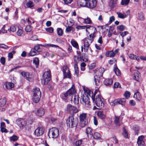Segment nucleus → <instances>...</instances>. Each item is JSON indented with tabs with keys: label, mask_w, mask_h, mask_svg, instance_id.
Masks as SVG:
<instances>
[{
	"label": "nucleus",
	"mask_w": 146,
	"mask_h": 146,
	"mask_svg": "<svg viewBox=\"0 0 146 146\" xmlns=\"http://www.w3.org/2000/svg\"><path fill=\"white\" fill-rule=\"evenodd\" d=\"M92 98L93 102L95 103L96 106L99 108V109L103 108L104 104L103 102L104 99L102 98L99 94H98L95 98L94 95L92 96Z\"/></svg>",
	"instance_id": "f257e3e1"
},
{
	"label": "nucleus",
	"mask_w": 146,
	"mask_h": 146,
	"mask_svg": "<svg viewBox=\"0 0 146 146\" xmlns=\"http://www.w3.org/2000/svg\"><path fill=\"white\" fill-rule=\"evenodd\" d=\"M76 93V91L75 89L74 86L72 85V86L64 94H62V98L66 100L68 99H71L72 98V95H74Z\"/></svg>",
	"instance_id": "f03ea898"
},
{
	"label": "nucleus",
	"mask_w": 146,
	"mask_h": 146,
	"mask_svg": "<svg viewBox=\"0 0 146 146\" xmlns=\"http://www.w3.org/2000/svg\"><path fill=\"white\" fill-rule=\"evenodd\" d=\"M33 95L32 98V100L35 103H37L39 101L41 96V92L39 89L38 88H36L33 91Z\"/></svg>",
	"instance_id": "7ed1b4c3"
},
{
	"label": "nucleus",
	"mask_w": 146,
	"mask_h": 146,
	"mask_svg": "<svg viewBox=\"0 0 146 146\" xmlns=\"http://www.w3.org/2000/svg\"><path fill=\"white\" fill-rule=\"evenodd\" d=\"M67 125L71 127H76L78 123V120L77 117L74 118L72 116H70L67 121Z\"/></svg>",
	"instance_id": "20e7f679"
},
{
	"label": "nucleus",
	"mask_w": 146,
	"mask_h": 146,
	"mask_svg": "<svg viewBox=\"0 0 146 146\" xmlns=\"http://www.w3.org/2000/svg\"><path fill=\"white\" fill-rule=\"evenodd\" d=\"M93 37H86L82 40L84 44V49L85 52L88 51L90 45L93 40Z\"/></svg>",
	"instance_id": "39448f33"
},
{
	"label": "nucleus",
	"mask_w": 146,
	"mask_h": 146,
	"mask_svg": "<svg viewBox=\"0 0 146 146\" xmlns=\"http://www.w3.org/2000/svg\"><path fill=\"white\" fill-rule=\"evenodd\" d=\"M79 117L80 121V126L81 127H84L88 123L87 119V114L85 113H83L80 115Z\"/></svg>",
	"instance_id": "423d86ee"
},
{
	"label": "nucleus",
	"mask_w": 146,
	"mask_h": 146,
	"mask_svg": "<svg viewBox=\"0 0 146 146\" xmlns=\"http://www.w3.org/2000/svg\"><path fill=\"white\" fill-rule=\"evenodd\" d=\"M43 78L42 82L44 84H46L51 79L50 72V70L45 72L43 75Z\"/></svg>",
	"instance_id": "0eeeda50"
},
{
	"label": "nucleus",
	"mask_w": 146,
	"mask_h": 146,
	"mask_svg": "<svg viewBox=\"0 0 146 146\" xmlns=\"http://www.w3.org/2000/svg\"><path fill=\"white\" fill-rule=\"evenodd\" d=\"M86 31L88 34H89V36H95L97 30L96 28L93 26H91L89 25H88Z\"/></svg>",
	"instance_id": "6e6552de"
},
{
	"label": "nucleus",
	"mask_w": 146,
	"mask_h": 146,
	"mask_svg": "<svg viewBox=\"0 0 146 146\" xmlns=\"http://www.w3.org/2000/svg\"><path fill=\"white\" fill-rule=\"evenodd\" d=\"M62 71L64 78H71V73L69 68L67 66H63Z\"/></svg>",
	"instance_id": "1a4fd4ad"
},
{
	"label": "nucleus",
	"mask_w": 146,
	"mask_h": 146,
	"mask_svg": "<svg viewBox=\"0 0 146 146\" xmlns=\"http://www.w3.org/2000/svg\"><path fill=\"white\" fill-rule=\"evenodd\" d=\"M49 134L50 135H52V138H56L59 135V130L56 128L53 127L49 131Z\"/></svg>",
	"instance_id": "9d476101"
},
{
	"label": "nucleus",
	"mask_w": 146,
	"mask_h": 146,
	"mask_svg": "<svg viewBox=\"0 0 146 146\" xmlns=\"http://www.w3.org/2000/svg\"><path fill=\"white\" fill-rule=\"evenodd\" d=\"M80 102L86 107H89L90 106L89 99L87 96H83Z\"/></svg>",
	"instance_id": "9b49d317"
},
{
	"label": "nucleus",
	"mask_w": 146,
	"mask_h": 146,
	"mask_svg": "<svg viewBox=\"0 0 146 146\" xmlns=\"http://www.w3.org/2000/svg\"><path fill=\"white\" fill-rule=\"evenodd\" d=\"M21 75L27 80L30 82H32L33 80V76L31 74L24 71L21 72Z\"/></svg>",
	"instance_id": "f8f14e48"
},
{
	"label": "nucleus",
	"mask_w": 146,
	"mask_h": 146,
	"mask_svg": "<svg viewBox=\"0 0 146 146\" xmlns=\"http://www.w3.org/2000/svg\"><path fill=\"white\" fill-rule=\"evenodd\" d=\"M67 111L70 113H75L78 111V110L75 107L70 104H68L67 107Z\"/></svg>",
	"instance_id": "ddd939ff"
},
{
	"label": "nucleus",
	"mask_w": 146,
	"mask_h": 146,
	"mask_svg": "<svg viewBox=\"0 0 146 146\" xmlns=\"http://www.w3.org/2000/svg\"><path fill=\"white\" fill-rule=\"evenodd\" d=\"M126 100L124 98L122 99H118L115 100L112 102L111 105L114 106L117 104H121L122 105L125 104V103Z\"/></svg>",
	"instance_id": "4468645a"
},
{
	"label": "nucleus",
	"mask_w": 146,
	"mask_h": 146,
	"mask_svg": "<svg viewBox=\"0 0 146 146\" xmlns=\"http://www.w3.org/2000/svg\"><path fill=\"white\" fill-rule=\"evenodd\" d=\"M105 70L103 68H100L97 69L95 72V75L98 78H100L103 76V73Z\"/></svg>",
	"instance_id": "2eb2a0df"
},
{
	"label": "nucleus",
	"mask_w": 146,
	"mask_h": 146,
	"mask_svg": "<svg viewBox=\"0 0 146 146\" xmlns=\"http://www.w3.org/2000/svg\"><path fill=\"white\" fill-rule=\"evenodd\" d=\"M87 7L90 9H93L96 6V0H88Z\"/></svg>",
	"instance_id": "dca6fc26"
},
{
	"label": "nucleus",
	"mask_w": 146,
	"mask_h": 146,
	"mask_svg": "<svg viewBox=\"0 0 146 146\" xmlns=\"http://www.w3.org/2000/svg\"><path fill=\"white\" fill-rule=\"evenodd\" d=\"M44 128L42 127H38L35 131V135L39 137L42 135L44 133Z\"/></svg>",
	"instance_id": "f3484780"
},
{
	"label": "nucleus",
	"mask_w": 146,
	"mask_h": 146,
	"mask_svg": "<svg viewBox=\"0 0 146 146\" xmlns=\"http://www.w3.org/2000/svg\"><path fill=\"white\" fill-rule=\"evenodd\" d=\"M144 137L141 135L138 138L137 143L139 146H145V143L143 140Z\"/></svg>",
	"instance_id": "a211bd4d"
},
{
	"label": "nucleus",
	"mask_w": 146,
	"mask_h": 146,
	"mask_svg": "<svg viewBox=\"0 0 146 146\" xmlns=\"http://www.w3.org/2000/svg\"><path fill=\"white\" fill-rule=\"evenodd\" d=\"M18 27V30L17 32V35L19 36H22L24 35V31L23 30V28L21 27L19 25H17Z\"/></svg>",
	"instance_id": "6ab92c4d"
},
{
	"label": "nucleus",
	"mask_w": 146,
	"mask_h": 146,
	"mask_svg": "<svg viewBox=\"0 0 146 146\" xmlns=\"http://www.w3.org/2000/svg\"><path fill=\"white\" fill-rule=\"evenodd\" d=\"M88 0H78V4L80 7H87Z\"/></svg>",
	"instance_id": "aec40b11"
},
{
	"label": "nucleus",
	"mask_w": 146,
	"mask_h": 146,
	"mask_svg": "<svg viewBox=\"0 0 146 146\" xmlns=\"http://www.w3.org/2000/svg\"><path fill=\"white\" fill-rule=\"evenodd\" d=\"M140 76V74L139 72L137 70L135 71L133 76V79L137 81H139Z\"/></svg>",
	"instance_id": "412c9836"
},
{
	"label": "nucleus",
	"mask_w": 146,
	"mask_h": 146,
	"mask_svg": "<svg viewBox=\"0 0 146 146\" xmlns=\"http://www.w3.org/2000/svg\"><path fill=\"white\" fill-rule=\"evenodd\" d=\"M44 114V110L42 108H40L36 110V114L37 115L40 117L43 116Z\"/></svg>",
	"instance_id": "4be33fe9"
},
{
	"label": "nucleus",
	"mask_w": 146,
	"mask_h": 146,
	"mask_svg": "<svg viewBox=\"0 0 146 146\" xmlns=\"http://www.w3.org/2000/svg\"><path fill=\"white\" fill-rule=\"evenodd\" d=\"M25 5L27 8L33 9L34 7L35 4L32 1L29 0L25 3Z\"/></svg>",
	"instance_id": "5701e85b"
},
{
	"label": "nucleus",
	"mask_w": 146,
	"mask_h": 146,
	"mask_svg": "<svg viewBox=\"0 0 146 146\" xmlns=\"http://www.w3.org/2000/svg\"><path fill=\"white\" fill-rule=\"evenodd\" d=\"M113 80L111 79H106L104 82V84L106 86H110L112 84Z\"/></svg>",
	"instance_id": "b1692460"
},
{
	"label": "nucleus",
	"mask_w": 146,
	"mask_h": 146,
	"mask_svg": "<svg viewBox=\"0 0 146 146\" xmlns=\"http://www.w3.org/2000/svg\"><path fill=\"white\" fill-rule=\"evenodd\" d=\"M117 0H111L109 3V6L111 8H113L117 5Z\"/></svg>",
	"instance_id": "393cba45"
},
{
	"label": "nucleus",
	"mask_w": 146,
	"mask_h": 146,
	"mask_svg": "<svg viewBox=\"0 0 146 146\" xmlns=\"http://www.w3.org/2000/svg\"><path fill=\"white\" fill-rule=\"evenodd\" d=\"M84 90L85 92L86 93L88 94L90 96H91L90 95L91 94V97L92 95H94V96H95V95L98 92V90H97L95 91L94 94H93V92L91 91L88 89H84Z\"/></svg>",
	"instance_id": "a878e982"
},
{
	"label": "nucleus",
	"mask_w": 146,
	"mask_h": 146,
	"mask_svg": "<svg viewBox=\"0 0 146 146\" xmlns=\"http://www.w3.org/2000/svg\"><path fill=\"white\" fill-rule=\"evenodd\" d=\"M5 85L6 88L8 89H11L14 86V84L11 82H6Z\"/></svg>",
	"instance_id": "bb28decb"
},
{
	"label": "nucleus",
	"mask_w": 146,
	"mask_h": 146,
	"mask_svg": "<svg viewBox=\"0 0 146 146\" xmlns=\"http://www.w3.org/2000/svg\"><path fill=\"white\" fill-rule=\"evenodd\" d=\"M40 46L45 47H46L47 46H49L54 48H59V46L57 45L52 44L50 43L45 44H40Z\"/></svg>",
	"instance_id": "cd10ccee"
},
{
	"label": "nucleus",
	"mask_w": 146,
	"mask_h": 146,
	"mask_svg": "<svg viewBox=\"0 0 146 146\" xmlns=\"http://www.w3.org/2000/svg\"><path fill=\"white\" fill-rule=\"evenodd\" d=\"M105 55L106 56L111 57H113L115 55V53L113 52V50L106 52Z\"/></svg>",
	"instance_id": "c85d7f7f"
},
{
	"label": "nucleus",
	"mask_w": 146,
	"mask_h": 146,
	"mask_svg": "<svg viewBox=\"0 0 146 146\" xmlns=\"http://www.w3.org/2000/svg\"><path fill=\"white\" fill-rule=\"evenodd\" d=\"M97 115L98 117L102 119H105L106 117L105 115L103 113L102 111H98L97 113Z\"/></svg>",
	"instance_id": "c756f323"
},
{
	"label": "nucleus",
	"mask_w": 146,
	"mask_h": 146,
	"mask_svg": "<svg viewBox=\"0 0 146 146\" xmlns=\"http://www.w3.org/2000/svg\"><path fill=\"white\" fill-rule=\"evenodd\" d=\"M38 54V52H37L34 48L31 49L29 53V55L31 56H33Z\"/></svg>",
	"instance_id": "7c9ffc66"
},
{
	"label": "nucleus",
	"mask_w": 146,
	"mask_h": 146,
	"mask_svg": "<svg viewBox=\"0 0 146 146\" xmlns=\"http://www.w3.org/2000/svg\"><path fill=\"white\" fill-rule=\"evenodd\" d=\"M114 71L116 74L118 76H120L121 75V73L120 70L117 67L116 65L115 64L114 66Z\"/></svg>",
	"instance_id": "2f4dec72"
},
{
	"label": "nucleus",
	"mask_w": 146,
	"mask_h": 146,
	"mask_svg": "<svg viewBox=\"0 0 146 146\" xmlns=\"http://www.w3.org/2000/svg\"><path fill=\"white\" fill-rule=\"evenodd\" d=\"M100 78H98L96 76H94V80L95 84L96 86H99L101 85L100 82Z\"/></svg>",
	"instance_id": "473e14b6"
},
{
	"label": "nucleus",
	"mask_w": 146,
	"mask_h": 146,
	"mask_svg": "<svg viewBox=\"0 0 146 146\" xmlns=\"http://www.w3.org/2000/svg\"><path fill=\"white\" fill-rule=\"evenodd\" d=\"M129 57L130 58L133 60H136L137 61H139L140 60L139 58L133 54H131L129 55Z\"/></svg>",
	"instance_id": "72a5a7b5"
},
{
	"label": "nucleus",
	"mask_w": 146,
	"mask_h": 146,
	"mask_svg": "<svg viewBox=\"0 0 146 146\" xmlns=\"http://www.w3.org/2000/svg\"><path fill=\"white\" fill-rule=\"evenodd\" d=\"M6 102V99L3 98L0 99V107H2L4 106Z\"/></svg>",
	"instance_id": "f704fd0d"
},
{
	"label": "nucleus",
	"mask_w": 146,
	"mask_h": 146,
	"mask_svg": "<svg viewBox=\"0 0 146 146\" xmlns=\"http://www.w3.org/2000/svg\"><path fill=\"white\" fill-rule=\"evenodd\" d=\"M24 122V119H18L17 120V124L20 127L21 126L23 127L24 126V124L23 123V122Z\"/></svg>",
	"instance_id": "c9c22d12"
},
{
	"label": "nucleus",
	"mask_w": 146,
	"mask_h": 146,
	"mask_svg": "<svg viewBox=\"0 0 146 146\" xmlns=\"http://www.w3.org/2000/svg\"><path fill=\"white\" fill-rule=\"evenodd\" d=\"M114 122L116 125L117 126H119L121 124V123L119 121V117L115 116Z\"/></svg>",
	"instance_id": "e433bc0d"
},
{
	"label": "nucleus",
	"mask_w": 146,
	"mask_h": 146,
	"mask_svg": "<svg viewBox=\"0 0 146 146\" xmlns=\"http://www.w3.org/2000/svg\"><path fill=\"white\" fill-rule=\"evenodd\" d=\"M117 14L118 15V17L122 19L126 18L127 16L125 13H122L119 12H117Z\"/></svg>",
	"instance_id": "4c0bfd02"
},
{
	"label": "nucleus",
	"mask_w": 146,
	"mask_h": 146,
	"mask_svg": "<svg viewBox=\"0 0 146 146\" xmlns=\"http://www.w3.org/2000/svg\"><path fill=\"white\" fill-rule=\"evenodd\" d=\"M86 133L88 136L90 135V137H92L93 135V133L92 132V129L90 127H88L86 129Z\"/></svg>",
	"instance_id": "58836bf2"
},
{
	"label": "nucleus",
	"mask_w": 146,
	"mask_h": 146,
	"mask_svg": "<svg viewBox=\"0 0 146 146\" xmlns=\"http://www.w3.org/2000/svg\"><path fill=\"white\" fill-rule=\"evenodd\" d=\"M83 20V23L86 24H90L92 23V21L91 19L88 17H87L86 19H82Z\"/></svg>",
	"instance_id": "ea45409f"
},
{
	"label": "nucleus",
	"mask_w": 146,
	"mask_h": 146,
	"mask_svg": "<svg viewBox=\"0 0 146 146\" xmlns=\"http://www.w3.org/2000/svg\"><path fill=\"white\" fill-rule=\"evenodd\" d=\"M133 97L137 100H139L141 99V95L140 93L137 92L135 93L133 96Z\"/></svg>",
	"instance_id": "a19ab883"
},
{
	"label": "nucleus",
	"mask_w": 146,
	"mask_h": 146,
	"mask_svg": "<svg viewBox=\"0 0 146 146\" xmlns=\"http://www.w3.org/2000/svg\"><path fill=\"white\" fill-rule=\"evenodd\" d=\"M71 43L72 45L77 49H79V46L77 42L74 40H72L71 41Z\"/></svg>",
	"instance_id": "79ce46f5"
},
{
	"label": "nucleus",
	"mask_w": 146,
	"mask_h": 146,
	"mask_svg": "<svg viewBox=\"0 0 146 146\" xmlns=\"http://www.w3.org/2000/svg\"><path fill=\"white\" fill-rule=\"evenodd\" d=\"M138 17L139 20L143 21L144 19V15L143 13L140 12L138 13Z\"/></svg>",
	"instance_id": "37998d69"
},
{
	"label": "nucleus",
	"mask_w": 146,
	"mask_h": 146,
	"mask_svg": "<svg viewBox=\"0 0 146 146\" xmlns=\"http://www.w3.org/2000/svg\"><path fill=\"white\" fill-rule=\"evenodd\" d=\"M88 27V25H85V26H80L78 25L77 26L76 28L77 29V31H78L79 30H82V29H86V28Z\"/></svg>",
	"instance_id": "c03bdc74"
},
{
	"label": "nucleus",
	"mask_w": 146,
	"mask_h": 146,
	"mask_svg": "<svg viewBox=\"0 0 146 146\" xmlns=\"http://www.w3.org/2000/svg\"><path fill=\"white\" fill-rule=\"evenodd\" d=\"M57 33L58 36H61L63 33V31L61 28H58L57 29Z\"/></svg>",
	"instance_id": "a18cd8bd"
},
{
	"label": "nucleus",
	"mask_w": 146,
	"mask_h": 146,
	"mask_svg": "<svg viewBox=\"0 0 146 146\" xmlns=\"http://www.w3.org/2000/svg\"><path fill=\"white\" fill-rule=\"evenodd\" d=\"M72 100L73 103L75 104H78L79 103V100L78 97L77 96L74 95L73 99H71Z\"/></svg>",
	"instance_id": "49530a36"
},
{
	"label": "nucleus",
	"mask_w": 146,
	"mask_h": 146,
	"mask_svg": "<svg viewBox=\"0 0 146 146\" xmlns=\"http://www.w3.org/2000/svg\"><path fill=\"white\" fill-rule=\"evenodd\" d=\"M33 63L35 65L36 67L37 68L39 64V60L38 58H35L33 60Z\"/></svg>",
	"instance_id": "de8ad7c7"
},
{
	"label": "nucleus",
	"mask_w": 146,
	"mask_h": 146,
	"mask_svg": "<svg viewBox=\"0 0 146 146\" xmlns=\"http://www.w3.org/2000/svg\"><path fill=\"white\" fill-rule=\"evenodd\" d=\"M101 135L99 133H95L93 135V137L94 139H98L101 137Z\"/></svg>",
	"instance_id": "09e8293b"
},
{
	"label": "nucleus",
	"mask_w": 146,
	"mask_h": 146,
	"mask_svg": "<svg viewBox=\"0 0 146 146\" xmlns=\"http://www.w3.org/2000/svg\"><path fill=\"white\" fill-rule=\"evenodd\" d=\"M40 46V44H38L35 46L34 48L35 50L37 52H38L39 54V52L41 51Z\"/></svg>",
	"instance_id": "8fccbe9b"
},
{
	"label": "nucleus",
	"mask_w": 146,
	"mask_h": 146,
	"mask_svg": "<svg viewBox=\"0 0 146 146\" xmlns=\"http://www.w3.org/2000/svg\"><path fill=\"white\" fill-rule=\"evenodd\" d=\"M130 1V0H121V5H127Z\"/></svg>",
	"instance_id": "3c124183"
},
{
	"label": "nucleus",
	"mask_w": 146,
	"mask_h": 146,
	"mask_svg": "<svg viewBox=\"0 0 146 146\" xmlns=\"http://www.w3.org/2000/svg\"><path fill=\"white\" fill-rule=\"evenodd\" d=\"M32 29V27L30 25H27L25 28V30L27 32H31Z\"/></svg>",
	"instance_id": "603ef678"
},
{
	"label": "nucleus",
	"mask_w": 146,
	"mask_h": 146,
	"mask_svg": "<svg viewBox=\"0 0 146 146\" xmlns=\"http://www.w3.org/2000/svg\"><path fill=\"white\" fill-rule=\"evenodd\" d=\"M74 68L75 73L77 76L78 74L79 70L77 64H75L74 65Z\"/></svg>",
	"instance_id": "864d4df0"
},
{
	"label": "nucleus",
	"mask_w": 146,
	"mask_h": 146,
	"mask_svg": "<svg viewBox=\"0 0 146 146\" xmlns=\"http://www.w3.org/2000/svg\"><path fill=\"white\" fill-rule=\"evenodd\" d=\"M18 139V137L16 135H13L10 138V141H15Z\"/></svg>",
	"instance_id": "5fc2aeb1"
},
{
	"label": "nucleus",
	"mask_w": 146,
	"mask_h": 146,
	"mask_svg": "<svg viewBox=\"0 0 146 146\" xmlns=\"http://www.w3.org/2000/svg\"><path fill=\"white\" fill-rule=\"evenodd\" d=\"M134 129L135 132V134L138 135L139 129V126L137 125H135L134 127Z\"/></svg>",
	"instance_id": "6e6d98bb"
},
{
	"label": "nucleus",
	"mask_w": 146,
	"mask_h": 146,
	"mask_svg": "<svg viewBox=\"0 0 146 146\" xmlns=\"http://www.w3.org/2000/svg\"><path fill=\"white\" fill-rule=\"evenodd\" d=\"M126 27L122 25L117 26V28L120 31H123L125 29Z\"/></svg>",
	"instance_id": "4d7b16f0"
},
{
	"label": "nucleus",
	"mask_w": 146,
	"mask_h": 146,
	"mask_svg": "<svg viewBox=\"0 0 146 146\" xmlns=\"http://www.w3.org/2000/svg\"><path fill=\"white\" fill-rule=\"evenodd\" d=\"M16 28L14 26H12L10 27L9 29H8V31L9 32H14L16 31Z\"/></svg>",
	"instance_id": "13d9d810"
},
{
	"label": "nucleus",
	"mask_w": 146,
	"mask_h": 146,
	"mask_svg": "<svg viewBox=\"0 0 146 146\" xmlns=\"http://www.w3.org/2000/svg\"><path fill=\"white\" fill-rule=\"evenodd\" d=\"M121 88V86L120 84L118 82H116L114 84L113 88Z\"/></svg>",
	"instance_id": "bf43d9fd"
},
{
	"label": "nucleus",
	"mask_w": 146,
	"mask_h": 146,
	"mask_svg": "<svg viewBox=\"0 0 146 146\" xmlns=\"http://www.w3.org/2000/svg\"><path fill=\"white\" fill-rule=\"evenodd\" d=\"M123 134L124 136V137L126 138H127L128 137V134L127 131H126L125 129L124 128L123 129Z\"/></svg>",
	"instance_id": "052dcab7"
},
{
	"label": "nucleus",
	"mask_w": 146,
	"mask_h": 146,
	"mask_svg": "<svg viewBox=\"0 0 146 146\" xmlns=\"http://www.w3.org/2000/svg\"><path fill=\"white\" fill-rule=\"evenodd\" d=\"M46 30L48 32L52 33L53 32L54 29L53 28L51 27L46 28Z\"/></svg>",
	"instance_id": "680f3d73"
},
{
	"label": "nucleus",
	"mask_w": 146,
	"mask_h": 146,
	"mask_svg": "<svg viewBox=\"0 0 146 146\" xmlns=\"http://www.w3.org/2000/svg\"><path fill=\"white\" fill-rule=\"evenodd\" d=\"M15 52L13 51L11 52H9L8 54V57L10 58H12L13 57V54H15Z\"/></svg>",
	"instance_id": "e2e57ef3"
},
{
	"label": "nucleus",
	"mask_w": 146,
	"mask_h": 146,
	"mask_svg": "<svg viewBox=\"0 0 146 146\" xmlns=\"http://www.w3.org/2000/svg\"><path fill=\"white\" fill-rule=\"evenodd\" d=\"M73 0H63L64 4L66 5H68L70 4Z\"/></svg>",
	"instance_id": "0e129e2a"
},
{
	"label": "nucleus",
	"mask_w": 146,
	"mask_h": 146,
	"mask_svg": "<svg viewBox=\"0 0 146 146\" xmlns=\"http://www.w3.org/2000/svg\"><path fill=\"white\" fill-rule=\"evenodd\" d=\"M124 96L127 99H128L130 95V93L128 91H126L124 94Z\"/></svg>",
	"instance_id": "69168bd1"
},
{
	"label": "nucleus",
	"mask_w": 146,
	"mask_h": 146,
	"mask_svg": "<svg viewBox=\"0 0 146 146\" xmlns=\"http://www.w3.org/2000/svg\"><path fill=\"white\" fill-rule=\"evenodd\" d=\"M73 27L72 26H68L66 29L65 32L68 33L70 32L72 29Z\"/></svg>",
	"instance_id": "338daca9"
},
{
	"label": "nucleus",
	"mask_w": 146,
	"mask_h": 146,
	"mask_svg": "<svg viewBox=\"0 0 146 146\" xmlns=\"http://www.w3.org/2000/svg\"><path fill=\"white\" fill-rule=\"evenodd\" d=\"M0 48L5 49H7L9 48V47L3 44H0Z\"/></svg>",
	"instance_id": "774afa93"
}]
</instances>
